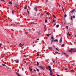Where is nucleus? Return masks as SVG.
I'll list each match as a JSON object with an SVG mask.
<instances>
[{
    "mask_svg": "<svg viewBox=\"0 0 76 76\" xmlns=\"http://www.w3.org/2000/svg\"><path fill=\"white\" fill-rule=\"evenodd\" d=\"M71 50H69L68 51L69 52H70L71 53H72V52H76V49H71Z\"/></svg>",
    "mask_w": 76,
    "mask_h": 76,
    "instance_id": "obj_1",
    "label": "nucleus"
},
{
    "mask_svg": "<svg viewBox=\"0 0 76 76\" xmlns=\"http://www.w3.org/2000/svg\"><path fill=\"white\" fill-rule=\"evenodd\" d=\"M40 68H41L42 70H44V69H45V67L42 66H39Z\"/></svg>",
    "mask_w": 76,
    "mask_h": 76,
    "instance_id": "obj_2",
    "label": "nucleus"
},
{
    "mask_svg": "<svg viewBox=\"0 0 76 76\" xmlns=\"http://www.w3.org/2000/svg\"><path fill=\"white\" fill-rule=\"evenodd\" d=\"M48 67L49 69H48V70H49L50 72H51L52 70H51V66H48Z\"/></svg>",
    "mask_w": 76,
    "mask_h": 76,
    "instance_id": "obj_3",
    "label": "nucleus"
},
{
    "mask_svg": "<svg viewBox=\"0 0 76 76\" xmlns=\"http://www.w3.org/2000/svg\"><path fill=\"white\" fill-rule=\"evenodd\" d=\"M75 9H74L73 10H72L71 11V13H74L75 11Z\"/></svg>",
    "mask_w": 76,
    "mask_h": 76,
    "instance_id": "obj_4",
    "label": "nucleus"
},
{
    "mask_svg": "<svg viewBox=\"0 0 76 76\" xmlns=\"http://www.w3.org/2000/svg\"><path fill=\"white\" fill-rule=\"evenodd\" d=\"M34 10H35L36 12L38 11V9H37V7H35L34 9Z\"/></svg>",
    "mask_w": 76,
    "mask_h": 76,
    "instance_id": "obj_5",
    "label": "nucleus"
},
{
    "mask_svg": "<svg viewBox=\"0 0 76 76\" xmlns=\"http://www.w3.org/2000/svg\"><path fill=\"white\" fill-rule=\"evenodd\" d=\"M62 54L64 55V56H66V55H67V54L66 53L63 52Z\"/></svg>",
    "mask_w": 76,
    "mask_h": 76,
    "instance_id": "obj_6",
    "label": "nucleus"
},
{
    "mask_svg": "<svg viewBox=\"0 0 76 76\" xmlns=\"http://www.w3.org/2000/svg\"><path fill=\"white\" fill-rule=\"evenodd\" d=\"M51 72L50 73V75L51 76H53V72L52 71V70H51V71H50Z\"/></svg>",
    "mask_w": 76,
    "mask_h": 76,
    "instance_id": "obj_7",
    "label": "nucleus"
},
{
    "mask_svg": "<svg viewBox=\"0 0 76 76\" xmlns=\"http://www.w3.org/2000/svg\"><path fill=\"white\" fill-rule=\"evenodd\" d=\"M62 38H61L60 39V43H61V42H62Z\"/></svg>",
    "mask_w": 76,
    "mask_h": 76,
    "instance_id": "obj_8",
    "label": "nucleus"
},
{
    "mask_svg": "<svg viewBox=\"0 0 76 76\" xmlns=\"http://www.w3.org/2000/svg\"><path fill=\"white\" fill-rule=\"evenodd\" d=\"M16 74H17V75L18 76H20V75L18 73V72H16Z\"/></svg>",
    "mask_w": 76,
    "mask_h": 76,
    "instance_id": "obj_9",
    "label": "nucleus"
},
{
    "mask_svg": "<svg viewBox=\"0 0 76 76\" xmlns=\"http://www.w3.org/2000/svg\"><path fill=\"white\" fill-rule=\"evenodd\" d=\"M69 72H70V73H73V71L72 70H71L69 71Z\"/></svg>",
    "mask_w": 76,
    "mask_h": 76,
    "instance_id": "obj_10",
    "label": "nucleus"
},
{
    "mask_svg": "<svg viewBox=\"0 0 76 76\" xmlns=\"http://www.w3.org/2000/svg\"><path fill=\"white\" fill-rule=\"evenodd\" d=\"M40 33H41V31L39 30L38 31V34L39 35L40 34Z\"/></svg>",
    "mask_w": 76,
    "mask_h": 76,
    "instance_id": "obj_11",
    "label": "nucleus"
},
{
    "mask_svg": "<svg viewBox=\"0 0 76 76\" xmlns=\"http://www.w3.org/2000/svg\"><path fill=\"white\" fill-rule=\"evenodd\" d=\"M54 42H58V40H57V39H55V40H54Z\"/></svg>",
    "mask_w": 76,
    "mask_h": 76,
    "instance_id": "obj_12",
    "label": "nucleus"
},
{
    "mask_svg": "<svg viewBox=\"0 0 76 76\" xmlns=\"http://www.w3.org/2000/svg\"><path fill=\"white\" fill-rule=\"evenodd\" d=\"M37 66H39V63H38V62H37Z\"/></svg>",
    "mask_w": 76,
    "mask_h": 76,
    "instance_id": "obj_13",
    "label": "nucleus"
},
{
    "mask_svg": "<svg viewBox=\"0 0 76 76\" xmlns=\"http://www.w3.org/2000/svg\"><path fill=\"white\" fill-rule=\"evenodd\" d=\"M52 61L53 63H54V64H55V61H54L53 60H52Z\"/></svg>",
    "mask_w": 76,
    "mask_h": 76,
    "instance_id": "obj_14",
    "label": "nucleus"
},
{
    "mask_svg": "<svg viewBox=\"0 0 76 76\" xmlns=\"http://www.w3.org/2000/svg\"><path fill=\"white\" fill-rule=\"evenodd\" d=\"M19 45H20L21 47H22L23 46L22 45L21 43H20Z\"/></svg>",
    "mask_w": 76,
    "mask_h": 76,
    "instance_id": "obj_15",
    "label": "nucleus"
},
{
    "mask_svg": "<svg viewBox=\"0 0 76 76\" xmlns=\"http://www.w3.org/2000/svg\"><path fill=\"white\" fill-rule=\"evenodd\" d=\"M25 9H27V6H25L24 7Z\"/></svg>",
    "mask_w": 76,
    "mask_h": 76,
    "instance_id": "obj_16",
    "label": "nucleus"
},
{
    "mask_svg": "<svg viewBox=\"0 0 76 76\" xmlns=\"http://www.w3.org/2000/svg\"><path fill=\"white\" fill-rule=\"evenodd\" d=\"M48 49H52V48L51 47H48Z\"/></svg>",
    "mask_w": 76,
    "mask_h": 76,
    "instance_id": "obj_17",
    "label": "nucleus"
},
{
    "mask_svg": "<svg viewBox=\"0 0 76 76\" xmlns=\"http://www.w3.org/2000/svg\"><path fill=\"white\" fill-rule=\"evenodd\" d=\"M73 19V17L71 16V20H72Z\"/></svg>",
    "mask_w": 76,
    "mask_h": 76,
    "instance_id": "obj_18",
    "label": "nucleus"
},
{
    "mask_svg": "<svg viewBox=\"0 0 76 76\" xmlns=\"http://www.w3.org/2000/svg\"><path fill=\"white\" fill-rule=\"evenodd\" d=\"M29 69L31 71H32V69L31 68H29Z\"/></svg>",
    "mask_w": 76,
    "mask_h": 76,
    "instance_id": "obj_19",
    "label": "nucleus"
},
{
    "mask_svg": "<svg viewBox=\"0 0 76 76\" xmlns=\"http://www.w3.org/2000/svg\"><path fill=\"white\" fill-rule=\"evenodd\" d=\"M2 66H4V67H6V65L4 64H2Z\"/></svg>",
    "mask_w": 76,
    "mask_h": 76,
    "instance_id": "obj_20",
    "label": "nucleus"
},
{
    "mask_svg": "<svg viewBox=\"0 0 76 76\" xmlns=\"http://www.w3.org/2000/svg\"><path fill=\"white\" fill-rule=\"evenodd\" d=\"M56 50H57L58 51H60V50H58V49L57 48H56Z\"/></svg>",
    "mask_w": 76,
    "mask_h": 76,
    "instance_id": "obj_21",
    "label": "nucleus"
},
{
    "mask_svg": "<svg viewBox=\"0 0 76 76\" xmlns=\"http://www.w3.org/2000/svg\"><path fill=\"white\" fill-rule=\"evenodd\" d=\"M9 3L10 4H12V3L11 2H10Z\"/></svg>",
    "mask_w": 76,
    "mask_h": 76,
    "instance_id": "obj_22",
    "label": "nucleus"
},
{
    "mask_svg": "<svg viewBox=\"0 0 76 76\" xmlns=\"http://www.w3.org/2000/svg\"><path fill=\"white\" fill-rule=\"evenodd\" d=\"M51 38V39H54V37H53V36H52Z\"/></svg>",
    "mask_w": 76,
    "mask_h": 76,
    "instance_id": "obj_23",
    "label": "nucleus"
},
{
    "mask_svg": "<svg viewBox=\"0 0 76 76\" xmlns=\"http://www.w3.org/2000/svg\"><path fill=\"white\" fill-rule=\"evenodd\" d=\"M27 12L28 13V14H29V11H28V10H27Z\"/></svg>",
    "mask_w": 76,
    "mask_h": 76,
    "instance_id": "obj_24",
    "label": "nucleus"
},
{
    "mask_svg": "<svg viewBox=\"0 0 76 76\" xmlns=\"http://www.w3.org/2000/svg\"><path fill=\"white\" fill-rule=\"evenodd\" d=\"M12 13L13 14H13H14V12H13V10H12Z\"/></svg>",
    "mask_w": 76,
    "mask_h": 76,
    "instance_id": "obj_25",
    "label": "nucleus"
},
{
    "mask_svg": "<svg viewBox=\"0 0 76 76\" xmlns=\"http://www.w3.org/2000/svg\"><path fill=\"white\" fill-rule=\"evenodd\" d=\"M62 47H64V44H63L61 45Z\"/></svg>",
    "mask_w": 76,
    "mask_h": 76,
    "instance_id": "obj_26",
    "label": "nucleus"
},
{
    "mask_svg": "<svg viewBox=\"0 0 76 76\" xmlns=\"http://www.w3.org/2000/svg\"><path fill=\"white\" fill-rule=\"evenodd\" d=\"M36 69L38 72H39V69H38L37 68H36Z\"/></svg>",
    "mask_w": 76,
    "mask_h": 76,
    "instance_id": "obj_27",
    "label": "nucleus"
},
{
    "mask_svg": "<svg viewBox=\"0 0 76 76\" xmlns=\"http://www.w3.org/2000/svg\"><path fill=\"white\" fill-rule=\"evenodd\" d=\"M15 6H16V7H18V5H17V4H15Z\"/></svg>",
    "mask_w": 76,
    "mask_h": 76,
    "instance_id": "obj_28",
    "label": "nucleus"
},
{
    "mask_svg": "<svg viewBox=\"0 0 76 76\" xmlns=\"http://www.w3.org/2000/svg\"><path fill=\"white\" fill-rule=\"evenodd\" d=\"M57 28H58V27H59V25L58 24L57 25Z\"/></svg>",
    "mask_w": 76,
    "mask_h": 76,
    "instance_id": "obj_29",
    "label": "nucleus"
},
{
    "mask_svg": "<svg viewBox=\"0 0 76 76\" xmlns=\"http://www.w3.org/2000/svg\"><path fill=\"white\" fill-rule=\"evenodd\" d=\"M37 57H39V54H37Z\"/></svg>",
    "mask_w": 76,
    "mask_h": 76,
    "instance_id": "obj_30",
    "label": "nucleus"
},
{
    "mask_svg": "<svg viewBox=\"0 0 76 76\" xmlns=\"http://www.w3.org/2000/svg\"><path fill=\"white\" fill-rule=\"evenodd\" d=\"M66 28H67V29H69V27H68V26H66Z\"/></svg>",
    "mask_w": 76,
    "mask_h": 76,
    "instance_id": "obj_31",
    "label": "nucleus"
},
{
    "mask_svg": "<svg viewBox=\"0 0 76 76\" xmlns=\"http://www.w3.org/2000/svg\"><path fill=\"white\" fill-rule=\"evenodd\" d=\"M62 10L64 13H65V12H64V10Z\"/></svg>",
    "mask_w": 76,
    "mask_h": 76,
    "instance_id": "obj_32",
    "label": "nucleus"
},
{
    "mask_svg": "<svg viewBox=\"0 0 76 76\" xmlns=\"http://www.w3.org/2000/svg\"><path fill=\"white\" fill-rule=\"evenodd\" d=\"M43 15H44V14H42L40 16L41 18H42L41 16H43Z\"/></svg>",
    "mask_w": 76,
    "mask_h": 76,
    "instance_id": "obj_33",
    "label": "nucleus"
},
{
    "mask_svg": "<svg viewBox=\"0 0 76 76\" xmlns=\"http://www.w3.org/2000/svg\"><path fill=\"white\" fill-rule=\"evenodd\" d=\"M55 53H56V54H58V52H56Z\"/></svg>",
    "mask_w": 76,
    "mask_h": 76,
    "instance_id": "obj_34",
    "label": "nucleus"
},
{
    "mask_svg": "<svg viewBox=\"0 0 76 76\" xmlns=\"http://www.w3.org/2000/svg\"><path fill=\"white\" fill-rule=\"evenodd\" d=\"M53 17L54 18H56V16L55 15H53Z\"/></svg>",
    "mask_w": 76,
    "mask_h": 76,
    "instance_id": "obj_35",
    "label": "nucleus"
},
{
    "mask_svg": "<svg viewBox=\"0 0 76 76\" xmlns=\"http://www.w3.org/2000/svg\"><path fill=\"white\" fill-rule=\"evenodd\" d=\"M56 20H54L53 21V22H55L56 21Z\"/></svg>",
    "mask_w": 76,
    "mask_h": 76,
    "instance_id": "obj_36",
    "label": "nucleus"
},
{
    "mask_svg": "<svg viewBox=\"0 0 76 76\" xmlns=\"http://www.w3.org/2000/svg\"><path fill=\"white\" fill-rule=\"evenodd\" d=\"M67 16V15H66V14H65L64 15V17H66Z\"/></svg>",
    "mask_w": 76,
    "mask_h": 76,
    "instance_id": "obj_37",
    "label": "nucleus"
},
{
    "mask_svg": "<svg viewBox=\"0 0 76 76\" xmlns=\"http://www.w3.org/2000/svg\"><path fill=\"white\" fill-rule=\"evenodd\" d=\"M56 25V23H55L54 24L53 26H55V25Z\"/></svg>",
    "mask_w": 76,
    "mask_h": 76,
    "instance_id": "obj_38",
    "label": "nucleus"
},
{
    "mask_svg": "<svg viewBox=\"0 0 76 76\" xmlns=\"http://www.w3.org/2000/svg\"><path fill=\"white\" fill-rule=\"evenodd\" d=\"M69 32H68V33L67 34V35H69Z\"/></svg>",
    "mask_w": 76,
    "mask_h": 76,
    "instance_id": "obj_39",
    "label": "nucleus"
},
{
    "mask_svg": "<svg viewBox=\"0 0 76 76\" xmlns=\"http://www.w3.org/2000/svg\"><path fill=\"white\" fill-rule=\"evenodd\" d=\"M75 18V16L74 15L73 17V18Z\"/></svg>",
    "mask_w": 76,
    "mask_h": 76,
    "instance_id": "obj_40",
    "label": "nucleus"
},
{
    "mask_svg": "<svg viewBox=\"0 0 76 76\" xmlns=\"http://www.w3.org/2000/svg\"><path fill=\"white\" fill-rule=\"evenodd\" d=\"M65 70H67V68H65Z\"/></svg>",
    "mask_w": 76,
    "mask_h": 76,
    "instance_id": "obj_41",
    "label": "nucleus"
},
{
    "mask_svg": "<svg viewBox=\"0 0 76 76\" xmlns=\"http://www.w3.org/2000/svg\"><path fill=\"white\" fill-rule=\"evenodd\" d=\"M13 24H11V26H12V25H13Z\"/></svg>",
    "mask_w": 76,
    "mask_h": 76,
    "instance_id": "obj_42",
    "label": "nucleus"
},
{
    "mask_svg": "<svg viewBox=\"0 0 76 76\" xmlns=\"http://www.w3.org/2000/svg\"><path fill=\"white\" fill-rule=\"evenodd\" d=\"M53 41H54V40L53 39L51 41V42H53Z\"/></svg>",
    "mask_w": 76,
    "mask_h": 76,
    "instance_id": "obj_43",
    "label": "nucleus"
},
{
    "mask_svg": "<svg viewBox=\"0 0 76 76\" xmlns=\"http://www.w3.org/2000/svg\"><path fill=\"white\" fill-rule=\"evenodd\" d=\"M16 63H19V61H17L16 62Z\"/></svg>",
    "mask_w": 76,
    "mask_h": 76,
    "instance_id": "obj_44",
    "label": "nucleus"
},
{
    "mask_svg": "<svg viewBox=\"0 0 76 76\" xmlns=\"http://www.w3.org/2000/svg\"><path fill=\"white\" fill-rule=\"evenodd\" d=\"M45 22H47V20H45Z\"/></svg>",
    "mask_w": 76,
    "mask_h": 76,
    "instance_id": "obj_45",
    "label": "nucleus"
},
{
    "mask_svg": "<svg viewBox=\"0 0 76 76\" xmlns=\"http://www.w3.org/2000/svg\"><path fill=\"white\" fill-rule=\"evenodd\" d=\"M64 10V8H63V7H62V10Z\"/></svg>",
    "mask_w": 76,
    "mask_h": 76,
    "instance_id": "obj_46",
    "label": "nucleus"
},
{
    "mask_svg": "<svg viewBox=\"0 0 76 76\" xmlns=\"http://www.w3.org/2000/svg\"><path fill=\"white\" fill-rule=\"evenodd\" d=\"M47 36H50L49 34H47Z\"/></svg>",
    "mask_w": 76,
    "mask_h": 76,
    "instance_id": "obj_47",
    "label": "nucleus"
},
{
    "mask_svg": "<svg viewBox=\"0 0 76 76\" xmlns=\"http://www.w3.org/2000/svg\"><path fill=\"white\" fill-rule=\"evenodd\" d=\"M39 14H40V13H39L38 14H37V16H38V15H39Z\"/></svg>",
    "mask_w": 76,
    "mask_h": 76,
    "instance_id": "obj_48",
    "label": "nucleus"
},
{
    "mask_svg": "<svg viewBox=\"0 0 76 76\" xmlns=\"http://www.w3.org/2000/svg\"><path fill=\"white\" fill-rule=\"evenodd\" d=\"M47 15H49V14L48 13H46Z\"/></svg>",
    "mask_w": 76,
    "mask_h": 76,
    "instance_id": "obj_49",
    "label": "nucleus"
},
{
    "mask_svg": "<svg viewBox=\"0 0 76 76\" xmlns=\"http://www.w3.org/2000/svg\"><path fill=\"white\" fill-rule=\"evenodd\" d=\"M69 36H70L71 35L70 34H68Z\"/></svg>",
    "mask_w": 76,
    "mask_h": 76,
    "instance_id": "obj_50",
    "label": "nucleus"
},
{
    "mask_svg": "<svg viewBox=\"0 0 76 76\" xmlns=\"http://www.w3.org/2000/svg\"><path fill=\"white\" fill-rule=\"evenodd\" d=\"M74 37H76V35H74Z\"/></svg>",
    "mask_w": 76,
    "mask_h": 76,
    "instance_id": "obj_51",
    "label": "nucleus"
},
{
    "mask_svg": "<svg viewBox=\"0 0 76 76\" xmlns=\"http://www.w3.org/2000/svg\"><path fill=\"white\" fill-rule=\"evenodd\" d=\"M34 72H36V70L35 69H34Z\"/></svg>",
    "mask_w": 76,
    "mask_h": 76,
    "instance_id": "obj_52",
    "label": "nucleus"
},
{
    "mask_svg": "<svg viewBox=\"0 0 76 76\" xmlns=\"http://www.w3.org/2000/svg\"><path fill=\"white\" fill-rule=\"evenodd\" d=\"M46 69H48V68L47 67H46Z\"/></svg>",
    "mask_w": 76,
    "mask_h": 76,
    "instance_id": "obj_53",
    "label": "nucleus"
},
{
    "mask_svg": "<svg viewBox=\"0 0 76 76\" xmlns=\"http://www.w3.org/2000/svg\"><path fill=\"white\" fill-rule=\"evenodd\" d=\"M37 40H39V39H37Z\"/></svg>",
    "mask_w": 76,
    "mask_h": 76,
    "instance_id": "obj_54",
    "label": "nucleus"
},
{
    "mask_svg": "<svg viewBox=\"0 0 76 76\" xmlns=\"http://www.w3.org/2000/svg\"><path fill=\"white\" fill-rule=\"evenodd\" d=\"M46 2H47L48 1V0H46Z\"/></svg>",
    "mask_w": 76,
    "mask_h": 76,
    "instance_id": "obj_55",
    "label": "nucleus"
},
{
    "mask_svg": "<svg viewBox=\"0 0 76 76\" xmlns=\"http://www.w3.org/2000/svg\"><path fill=\"white\" fill-rule=\"evenodd\" d=\"M57 76H60L59 75H57Z\"/></svg>",
    "mask_w": 76,
    "mask_h": 76,
    "instance_id": "obj_56",
    "label": "nucleus"
},
{
    "mask_svg": "<svg viewBox=\"0 0 76 76\" xmlns=\"http://www.w3.org/2000/svg\"><path fill=\"white\" fill-rule=\"evenodd\" d=\"M31 23V24H32V25H33V23Z\"/></svg>",
    "mask_w": 76,
    "mask_h": 76,
    "instance_id": "obj_57",
    "label": "nucleus"
},
{
    "mask_svg": "<svg viewBox=\"0 0 76 76\" xmlns=\"http://www.w3.org/2000/svg\"><path fill=\"white\" fill-rule=\"evenodd\" d=\"M7 43H8L9 44V42H7Z\"/></svg>",
    "mask_w": 76,
    "mask_h": 76,
    "instance_id": "obj_58",
    "label": "nucleus"
},
{
    "mask_svg": "<svg viewBox=\"0 0 76 76\" xmlns=\"http://www.w3.org/2000/svg\"><path fill=\"white\" fill-rule=\"evenodd\" d=\"M36 16V13L35 14V15H34V16Z\"/></svg>",
    "mask_w": 76,
    "mask_h": 76,
    "instance_id": "obj_59",
    "label": "nucleus"
},
{
    "mask_svg": "<svg viewBox=\"0 0 76 76\" xmlns=\"http://www.w3.org/2000/svg\"><path fill=\"white\" fill-rule=\"evenodd\" d=\"M4 48V50H6V49H5V48Z\"/></svg>",
    "mask_w": 76,
    "mask_h": 76,
    "instance_id": "obj_60",
    "label": "nucleus"
},
{
    "mask_svg": "<svg viewBox=\"0 0 76 76\" xmlns=\"http://www.w3.org/2000/svg\"><path fill=\"white\" fill-rule=\"evenodd\" d=\"M3 1L4 2V0H3Z\"/></svg>",
    "mask_w": 76,
    "mask_h": 76,
    "instance_id": "obj_61",
    "label": "nucleus"
},
{
    "mask_svg": "<svg viewBox=\"0 0 76 76\" xmlns=\"http://www.w3.org/2000/svg\"><path fill=\"white\" fill-rule=\"evenodd\" d=\"M51 35V34H49V36H50V35Z\"/></svg>",
    "mask_w": 76,
    "mask_h": 76,
    "instance_id": "obj_62",
    "label": "nucleus"
},
{
    "mask_svg": "<svg viewBox=\"0 0 76 76\" xmlns=\"http://www.w3.org/2000/svg\"><path fill=\"white\" fill-rule=\"evenodd\" d=\"M24 63H26V61H24Z\"/></svg>",
    "mask_w": 76,
    "mask_h": 76,
    "instance_id": "obj_63",
    "label": "nucleus"
},
{
    "mask_svg": "<svg viewBox=\"0 0 76 76\" xmlns=\"http://www.w3.org/2000/svg\"><path fill=\"white\" fill-rule=\"evenodd\" d=\"M0 44V45H2V43H1Z\"/></svg>",
    "mask_w": 76,
    "mask_h": 76,
    "instance_id": "obj_64",
    "label": "nucleus"
}]
</instances>
